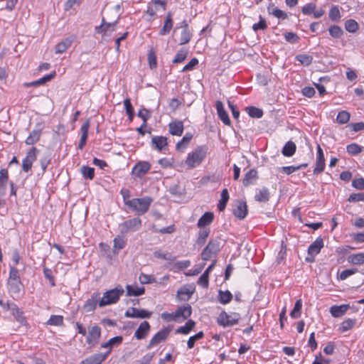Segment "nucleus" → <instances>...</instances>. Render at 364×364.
I'll use <instances>...</instances> for the list:
<instances>
[{
	"instance_id": "obj_1",
	"label": "nucleus",
	"mask_w": 364,
	"mask_h": 364,
	"mask_svg": "<svg viewBox=\"0 0 364 364\" xmlns=\"http://www.w3.org/2000/svg\"><path fill=\"white\" fill-rule=\"evenodd\" d=\"M152 200L151 197L145 196L140 198H136L132 200H124V203L138 215H144L149 209Z\"/></svg>"
},
{
	"instance_id": "obj_2",
	"label": "nucleus",
	"mask_w": 364,
	"mask_h": 364,
	"mask_svg": "<svg viewBox=\"0 0 364 364\" xmlns=\"http://www.w3.org/2000/svg\"><path fill=\"white\" fill-rule=\"evenodd\" d=\"M124 292V289L120 285L105 291L102 298L100 300L99 306L100 307H103L117 303L119 299V297L123 295Z\"/></svg>"
},
{
	"instance_id": "obj_3",
	"label": "nucleus",
	"mask_w": 364,
	"mask_h": 364,
	"mask_svg": "<svg viewBox=\"0 0 364 364\" xmlns=\"http://www.w3.org/2000/svg\"><path fill=\"white\" fill-rule=\"evenodd\" d=\"M207 154V147L198 146L194 151L189 153L187 156L186 164L190 168H195L200 164L205 158Z\"/></svg>"
},
{
	"instance_id": "obj_4",
	"label": "nucleus",
	"mask_w": 364,
	"mask_h": 364,
	"mask_svg": "<svg viewBox=\"0 0 364 364\" xmlns=\"http://www.w3.org/2000/svg\"><path fill=\"white\" fill-rule=\"evenodd\" d=\"M240 318L239 313L232 312L228 314L225 311H222L217 319L218 323L223 327L232 326L237 324Z\"/></svg>"
},
{
	"instance_id": "obj_5",
	"label": "nucleus",
	"mask_w": 364,
	"mask_h": 364,
	"mask_svg": "<svg viewBox=\"0 0 364 364\" xmlns=\"http://www.w3.org/2000/svg\"><path fill=\"white\" fill-rule=\"evenodd\" d=\"M220 242L217 240H211L209 241L206 247L201 252V259L207 261L215 256L220 251Z\"/></svg>"
},
{
	"instance_id": "obj_6",
	"label": "nucleus",
	"mask_w": 364,
	"mask_h": 364,
	"mask_svg": "<svg viewBox=\"0 0 364 364\" xmlns=\"http://www.w3.org/2000/svg\"><path fill=\"white\" fill-rule=\"evenodd\" d=\"M38 152V149H37L34 146L31 147L28 151L25 158L23 159L22 161V169L23 171L28 172L31 169L33 163V161H36Z\"/></svg>"
},
{
	"instance_id": "obj_7",
	"label": "nucleus",
	"mask_w": 364,
	"mask_h": 364,
	"mask_svg": "<svg viewBox=\"0 0 364 364\" xmlns=\"http://www.w3.org/2000/svg\"><path fill=\"white\" fill-rule=\"evenodd\" d=\"M141 226V220L138 218L127 220L119 225L121 232L138 230Z\"/></svg>"
},
{
	"instance_id": "obj_8",
	"label": "nucleus",
	"mask_w": 364,
	"mask_h": 364,
	"mask_svg": "<svg viewBox=\"0 0 364 364\" xmlns=\"http://www.w3.org/2000/svg\"><path fill=\"white\" fill-rule=\"evenodd\" d=\"M170 332L171 328H164L159 331H158L150 340L147 348H151L153 346L159 344V343L166 341Z\"/></svg>"
},
{
	"instance_id": "obj_9",
	"label": "nucleus",
	"mask_w": 364,
	"mask_h": 364,
	"mask_svg": "<svg viewBox=\"0 0 364 364\" xmlns=\"http://www.w3.org/2000/svg\"><path fill=\"white\" fill-rule=\"evenodd\" d=\"M101 328L97 325H94L88 328V335L86 341L88 344L95 346L100 338Z\"/></svg>"
},
{
	"instance_id": "obj_10",
	"label": "nucleus",
	"mask_w": 364,
	"mask_h": 364,
	"mask_svg": "<svg viewBox=\"0 0 364 364\" xmlns=\"http://www.w3.org/2000/svg\"><path fill=\"white\" fill-rule=\"evenodd\" d=\"M44 129V124L42 122L38 123L36 128L30 133L26 138L25 143L27 145H33L36 143L41 138L42 130Z\"/></svg>"
},
{
	"instance_id": "obj_11",
	"label": "nucleus",
	"mask_w": 364,
	"mask_h": 364,
	"mask_svg": "<svg viewBox=\"0 0 364 364\" xmlns=\"http://www.w3.org/2000/svg\"><path fill=\"white\" fill-rule=\"evenodd\" d=\"M151 168V164L148 161H139L132 168V174L137 177H143Z\"/></svg>"
},
{
	"instance_id": "obj_12",
	"label": "nucleus",
	"mask_w": 364,
	"mask_h": 364,
	"mask_svg": "<svg viewBox=\"0 0 364 364\" xmlns=\"http://www.w3.org/2000/svg\"><path fill=\"white\" fill-rule=\"evenodd\" d=\"M151 314L152 312L148 311L145 309H139L132 307L127 310V311L124 314V316L127 318H149L151 317Z\"/></svg>"
},
{
	"instance_id": "obj_13",
	"label": "nucleus",
	"mask_w": 364,
	"mask_h": 364,
	"mask_svg": "<svg viewBox=\"0 0 364 364\" xmlns=\"http://www.w3.org/2000/svg\"><path fill=\"white\" fill-rule=\"evenodd\" d=\"M110 354V350L104 353H96L83 360L80 364H101Z\"/></svg>"
},
{
	"instance_id": "obj_14",
	"label": "nucleus",
	"mask_w": 364,
	"mask_h": 364,
	"mask_svg": "<svg viewBox=\"0 0 364 364\" xmlns=\"http://www.w3.org/2000/svg\"><path fill=\"white\" fill-rule=\"evenodd\" d=\"M23 284L21 280H7V289L12 296H19Z\"/></svg>"
},
{
	"instance_id": "obj_15",
	"label": "nucleus",
	"mask_w": 364,
	"mask_h": 364,
	"mask_svg": "<svg viewBox=\"0 0 364 364\" xmlns=\"http://www.w3.org/2000/svg\"><path fill=\"white\" fill-rule=\"evenodd\" d=\"M100 294L98 292H95L92 294L83 306V309L86 312H91L94 311L97 306V303H100Z\"/></svg>"
},
{
	"instance_id": "obj_16",
	"label": "nucleus",
	"mask_w": 364,
	"mask_h": 364,
	"mask_svg": "<svg viewBox=\"0 0 364 364\" xmlns=\"http://www.w3.org/2000/svg\"><path fill=\"white\" fill-rule=\"evenodd\" d=\"M150 331V325L148 321H143L140 323L134 333V337L138 340L145 338Z\"/></svg>"
},
{
	"instance_id": "obj_17",
	"label": "nucleus",
	"mask_w": 364,
	"mask_h": 364,
	"mask_svg": "<svg viewBox=\"0 0 364 364\" xmlns=\"http://www.w3.org/2000/svg\"><path fill=\"white\" fill-rule=\"evenodd\" d=\"M218 115L220 119L225 124H230V119L227 112L225 110L223 104L221 101L218 100L215 103Z\"/></svg>"
},
{
	"instance_id": "obj_18",
	"label": "nucleus",
	"mask_w": 364,
	"mask_h": 364,
	"mask_svg": "<svg viewBox=\"0 0 364 364\" xmlns=\"http://www.w3.org/2000/svg\"><path fill=\"white\" fill-rule=\"evenodd\" d=\"M169 133L173 136H181L183 132V122L176 120L168 124Z\"/></svg>"
},
{
	"instance_id": "obj_19",
	"label": "nucleus",
	"mask_w": 364,
	"mask_h": 364,
	"mask_svg": "<svg viewBox=\"0 0 364 364\" xmlns=\"http://www.w3.org/2000/svg\"><path fill=\"white\" fill-rule=\"evenodd\" d=\"M247 213V206L245 202L238 201L233 210L234 215L239 219H244Z\"/></svg>"
},
{
	"instance_id": "obj_20",
	"label": "nucleus",
	"mask_w": 364,
	"mask_h": 364,
	"mask_svg": "<svg viewBox=\"0 0 364 364\" xmlns=\"http://www.w3.org/2000/svg\"><path fill=\"white\" fill-rule=\"evenodd\" d=\"M192 313V309L191 305L186 304L183 306H179L176 311H175V316L176 318H182L183 319H186L189 316H191Z\"/></svg>"
},
{
	"instance_id": "obj_21",
	"label": "nucleus",
	"mask_w": 364,
	"mask_h": 364,
	"mask_svg": "<svg viewBox=\"0 0 364 364\" xmlns=\"http://www.w3.org/2000/svg\"><path fill=\"white\" fill-rule=\"evenodd\" d=\"M74 39L75 38L73 36L68 37L58 43L55 46V53L61 54L65 52L70 47Z\"/></svg>"
},
{
	"instance_id": "obj_22",
	"label": "nucleus",
	"mask_w": 364,
	"mask_h": 364,
	"mask_svg": "<svg viewBox=\"0 0 364 364\" xmlns=\"http://www.w3.org/2000/svg\"><path fill=\"white\" fill-rule=\"evenodd\" d=\"M318 254V239H316L313 244H311L308 249V255L306 257V261L312 262L315 260V257Z\"/></svg>"
},
{
	"instance_id": "obj_23",
	"label": "nucleus",
	"mask_w": 364,
	"mask_h": 364,
	"mask_svg": "<svg viewBox=\"0 0 364 364\" xmlns=\"http://www.w3.org/2000/svg\"><path fill=\"white\" fill-rule=\"evenodd\" d=\"M173 19L171 12H168L165 18L163 27L159 31V35L165 36L168 34L173 28Z\"/></svg>"
},
{
	"instance_id": "obj_24",
	"label": "nucleus",
	"mask_w": 364,
	"mask_h": 364,
	"mask_svg": "<svg viewBox=\"0 0 364 364\" xmlns=\"http://www.w3.org/2000/svg\"><path fill=\"white\" fill-rule=\"evenodd\" d=\"M348 304H343L341 306H332L330 312L333 317L338 318L342 316L349 309Z\"/></svg>"
},
{
	"instance_id": "obj_25",
	"label": "nucleus",
	"mask_w": 364,
	"mask_h": 364,
	"mask_svg": "<svg viewBox=\"0 0 364 364\" xmlns=\"http://www.w3.org/2000/svg\"><path fill=\"white\" fill-rule=\"evenodd\" d=\"M123 341V337L121 336H114L110 338L107 342L103 343L101 345V348H108L107 350L112 351V348L114 346H117L120 345Z\"/></svg>"
},
{
	"instance_id": "obj_26",
	"label": "nucleus",
	"mask_w": 364,
	"mask_h": 364,
	"mask_svg": "<svg viewBox=\"0 0 364 364\" xmlns=\"http://www.w3.org/2000/svg\"><path fill=\"white\" fill-rule=\"evenodd\" d=\"M214 218V215L211 212L205 213L198 220V226L201 228L206 225H210Z\"/></svg>"
},
{
	"instance_id": "obj_27",
	"label": "nucleus",
	"mask_w": 364,
	"mask_h": 364,
	"mask_svg": "<svg viewBox=\"0 0 364 364\" xmlns=\"http://www.w3.org/2000/svg\"><path fill=\"white\" fill-rule=\"evenodd\" d=\"M151 143L154 148L159 151H161L166 146H167V138L162 136H156L152 137Z\"/></svg>"
},
{
	"instance_id": "obj_28",
	"label": "nucleus",
	"mask_w": 364,
	"mask_h": 364,
	"mask_svg": "<svg viewBox=\"0 0 364 364\" xmlns=\"http://www.w3.org/2000/svg\"><path fill=\"white\" fill-rule=\"evenodd\" d=\"M257 178V172L255 169H250L248 171L245 177L243 178V185L245 186H248L251 184H253L256 179Z\"/></svg>"
},
{
	"instance_id": "obj_29",
	"label": "nucleus",
	"mask_w": 364,
	"mask_h": 364,
	"mask_svg": "<svg viewBox=\"0 0 364 364\" xmlns=\"http://www.w3.org/2000/svg\"><path fill=\"white\" fill-rule=\"evenodd\" d=\"M196 325V322L191 319L188 320L184 326H180L176 329V333L188 334Z\"/></svg>"
},
{
	"instance_id": "obj_30",
	"label": "nucleus",
	"mask_w": 364,
	"mask_h": 364,
	"mask_svg": "<svg viewBox=\"0 0 364 364\" xmlns=\"http://www.w3.org/2000/svg\"><path fill=\"white\" fill-rule=\"evenodd\" d=\"M267 11L269 14H272L280 19H286L287 18V14L276 7L274 4H269V6L267 7Z\"/></svg>"
},
{
	"instance_id": "obj_31",
	"label": "nucleus",
	"mask_w": 364,
	"mask_h": 364,
	"mask_svg": "<svg viewBox=\"0 0 364 364\" xmlns=\"http://www.w3.org/2000/svg\"><path fill=\"white\" fill-rule=\"evenodd\" d=\"M230 196L227 188H224L220 195V200L218 204V208L220 211L225 210L226 205L229 200Z\"/></svg>"
},
{
	"instance_id": "obj_32",
	"label": "nucleus",
	"mask_w": 364,
	"mask_h": 364,
	"mask_svg": "<svg viewBox=\"0 0 364 364\" xmlns=\"http://www.w3.org/2000/svg\"><path fill=\"white\" fill-rule=\"evenodd\" d=\"M218 298V301L220 304H227L232 300V294L228 290H226V291L219 290Z\"/></svg>"
},
{
	"instance_id": "obj_33",
	"label": "nucleus",
	"mask_w": 364,
	"mask_h": 364,
	"mask_svg": "<svg viewBox=\"0 0 364 364\" xmlns=\"http://www.w3.org/2000/svg\"><path fill=\"white\" fill-rule=\"evenodd\" d=\"M52 159L51 153L50 151L45 152L39 159L40 165L43 172H45Z\"/></svg>"
},
{
	"instance_id": "obj_34",
	"label": "nucleus",
	"mask_w": 364,
	"mask_h": 364,
	"mask_svg": "<svg viewBox=\"0 0 364 364\" xmlns=\"http://www.w3.org/2000/svg\"><path fill=\"white\" fill-rule=\"evenodd\" d=\"M117 23V21H116L113 23H106L105 18H103L102 20L101 25L95 27V33L103 34L106 28H109V27H112V31H114Z\"/></svg>"
},
{
	"instance_id": "obj_35",
	"label": "nucleus",
	"mask_w": 364,
	"mask_h": 364,
	"mask_svg": "<svg viewBox=\"0 0 364 364\" xmlns=\"http://www.w3.org/2000/svg\"><path fill=\"white\" fill-rule=\"evenodd\" d=\"M255 198L259 202H267L269 199V192L267 188H262L256 193Z\"/></svg>"
},
{
	"instance_id": "obj_36",
	"label": "nucleus",
	"mask_w": 364,
	"mask_h": 364,
	"mask_svg": "<svg viewBox=\"0 0 364 364\" xmlns=\"http://www.w3.org/2000/svg\"><path fill=\"white\" fill-rule=\"evenodd\" d=\"M126 289L127 296H140L144 294L145 291L144 287H134L131 285H127Z\"/></svg>"
},
{
	"instance_id": "obj_37",
	"label": "nucleus",
	"mask_w": 364,
	"mask_h": 364,
	"mask_svg": "<svg viewBox=\"0 0 364 364\" xmlns=\"http://www.w3.org/2000/svg\"><path fill=\"white\" fill-rule=\"evenodd\" d=\"M209 232L210 231L208 229L200 230L198 232V236L196 240V245H197L199 247L203 246L205 244L206 239L209 235Z\"/></svg>"
},
{
	"instance_id": "obj_38",
	"label": "nucleus",
	"mask_w": 364,
	"mask_h": 364,
	"mask_svg": "<svg viewBox=\"0 0 364 364\" xmlns=\"http://www.w3.org/2000/svg\"><path fill=\"white\" fill-rule=\"evenodd\" d=\"M296 151V145L292 141H288L282 149V154L285 156H291Z\"/></svg>"
},
{
	"instance_id": "obj_39",
	"label": "nucleus",
	"mask_w": 364,
	"mask_h": 364,
	"mask_svg": "<svg viewBox=\"0 0 364 364\" xmlns=\"http://www.w3.org/2000/svg\"><path fill=\"white\" fill-rule=\"evenodd\" d=\"M348 261L353 264H364V253H358L350 255L348 257Z\"/></svg>"
},
{
	"instance_id": "obj_40",
	"label": "nucleus",
	"mask_w": 364,
	"mask_h": 364,
	"mask_svg": "<svg viewBox=\"0 0 364 364\" xmlns=\"http://www.w3.org/2000/svg\"><path fill=\"white\" fill-rule=\"evenodd\" d=\"M246 111L250 117L252 118H261L263 116L262 109L254 106L246 107Z\"/></svg>"
},
{
	"instance_id": "obj_41",
	"label": "nucleus",
	"mask_w": 364,
	"mask_h": 364,
	"mask_svg": "<svg viewBox=\"0 0 364 364\" xmlns=\"http://www.w3.org/2000/svg\"><path fill=\"white\" fill-rule=\"evenodd\" d=\"M192 139V134L190 133H186L182 139L176 144V149L178 151L183 150L186 146L188 144L190 141Z\"/></svg>"
},
{
	"instance_id": "obj_42",
	"label": "nucleus",
	"mask_w": 364,
	"mask_h": 364,
	"mask_svg": "<svg viewBox=\"0 0 364 364\" xmlns=\"http://www.w3.org/2000/svg\"><path fill=\"white\" fill-rule=\"evenodd\" d=\"M47 325L60 326L63 325V316L60 315H51L46 322Z\"/></svg>"
},
{
	"instance_id": "obj_43",
	"label": "nucleus",
	"mask_w": 364,
	"mask_h": 364,
	"mask_svg": "<svg viewBox=\"0 0 364 364\" xmlns=\"http://www.w3.org/2000/svg\"><path fill=\"white\" fill-rule=\"evenodd\" d=\"M114 252L117 253L119 250L123 249L126 245V240L122 237H116L113 240Z\"/></svg>"
},
{
	"instance_id": "obj_44",
	"label": "nucleus",
	"mask_w": 364,
	"mask_h": 364,
	"mask_svg": "<svg viewBox=\"0 0 364 364\" xmlns=\"http://www.w3.org/2000/svg\"><path fill=\"white\" fill-rule=\"evenodd\" d=\"M316 9V4H308L305 5L302 9V13L304 15H310L311 14H314V16L315 18H318V13L315 11Z\"/></svg>"
},
{
	"instance_id": "obj_45",
	"label": "nucleus",
	"mask_w": 364,
	"mask_h": 364,
	"mask_svg": "<svg viewBox=\"0 0 364 364\" xmlns=\"http://www.w3.org/2000/svg\"><path fill=\"white\" fill-rule=\"evenodd\" d=\"M328 32L331 36L334 38H340L343 34V29L336 25L331 26L328 28Z\"/></svg>"
},
{
	"instance_id": "obj_46",
	"label": "nucleus",
	"mask_w": 364,
	"mask_h": 364,
	"mask_svg": "<svg viewBox=\"0 0 364 364\" xmlns=\"http://www.w3.org/2000/svg\"><path fill=\"white\" fill-rule=\"evenodd\" d=\"M356 320L353 318H348L346 320H344L339 327V331L341 332H346L350 328H353V326L355 324Z\"/></svg>"
},
{
	"instance_id": "obj_47",
	"label": "nucleus",
	"mask_w": 364,
	"mask_h": 364,
	"mask_svg": "<svg viewBox=\"0 0 364 364\" xmlns=\"http://www.w3.org/2000/svg\"><path fill=\"white\" fill-rule=\"evenodd\" d=\"M350 117V114L348 112L343 110L338 112L336 117V122L340 124L347 123Z\"/></svg>"
},
{
	"instance_id": "obj_48",
	"label": "nucleus",
	"mask_w": 364,
	"mask_h": 364,
	"mask_svg": "<svg viewBox=\"0 0 364 364\" xmlns=\"http://www.w3.org/2000/svg\"><path fill=\"white\" fill-rule=\"evenodd\" d=\"M345 28L350 33H355L358 28V23L353 19H348L345 22Z\"/></svg>"
},
{
	"instance_id": "obj_49",
	"label": "nucleus",
	"mask_w": 364,
	"mask_h": 364,
	"mask_svg": "<svg viewBox=\"0 0 364 364\" xmlns=\"http://www.w3.org/2000/svg\"><path fill=\"white\" fill-rule=\"evenodd\" d=\"M192 291L186 287L178 290L177 295L181 300H188L191 297Z\"/></svg>"
},
{
	"instance_id": "obj_50",
	"label": "nucleus",
	"mask_w": 364,
	"mask_h": 364,
	"mask_svg": "<svg viewBox=\"0 0 364 364\" xmlns=\"http://www.w3.org/2000/svg\"><path fill=\"white\" fill-rule=\"evenodd\" d=\"M346 149L349 154L354 156L361 153L363 148L355 143H353L348 145Z\"/></svg>"
},
{
	"instance_id": "obj_51",
	"label": "nucleus",
	"mask_w": 364,
	"mask_h": 364,
	"mask_svg": "<svg viewBox=\"0 0 364 364\" xmlns=\"http://www.w3.org/2000/svg\"><path fill=\"white\" fill-rule=\"evenodd\" d=\"M139 279L140 283L143 284H152L156 282V277L154 275L144 273L140 274Z\"/></svg>"
},
{
	"instance_id": "obj_52",
	"label": "nucleus",
	"mask_w": 364,
	"mask_h": 364,
	"mask_svg": "<svg viewBox=\"0 0 364 364\" xmlns=\"http://www.w3.org/2000/svg\"><path fill=\"white\" fill-rule=\"evenodd\" d=\"M302 307V301L301 299H298L295 304L293 310L290 313V316L293 318H297L301 315V309Z\"/></svg>"
},
{
	"instance_id": "obj_53",
	"label": "nucleus",
	"mask_w": 364,
	"mask_h": 364,
	"mask_svg": "<svg viewBox=\"0 0 364 364\" xmlns=\"http://www.w3.org/2000/svg\"><path fill=\"white\" fill-rule=\"evenodd\" d=\"M154 255L156 258L162 259L167 261H173L175 259V257L169 253V252H163L160 250L155 251L154 252Z\"/></svg>"
},
{
	"instance_id": "obj_54",
	"label": "nucleus",
	"mask_w": 364,
	"mask_h": 364,
	"mask_svg": "<svg viewBox=\"0 0 364 364\" xmlns=\"http://www.w3.org/2000/svg\"><path fill=\"white\" fill-rule=\"evenodd\" d=\"M203 336H204L203 332L200 331V332L197 333L196 334L191 336L187 341L188 348L189 349L193 348L195 346L196 341L203 338Z\"/></svg>"
},
{
	"instance_id": "obj_55",
	"label": "nucleus",
	"mask_w": 364,
	"mask_h": 364,
	"mask_svg": "<svg viewBox=\"0 0 364 364\" xmlns=\"http://www.w3.org/2000/svg\"><path fill=\"white\" fill-rule=\"evenodd\" d=\"M328 16H329V18L331 21H335V22L339 21V20L341 18V14H340L338 7L337 6H333L330 9Z\"/></svg>"
},
{
	"instance_id": "obj_56",
	"label": "nucleus",
	"mask_w": 364,
	"mask_h": 364,
	"mask_svg": "<svg viewBox=\"0 0 364 364\" xmlns=\"http://www.w3.org/2000/svg\"><path fill=\"white\" fill-rule=\"evenodd\" d=\"M81 173L85 178L92 180L95 176L94 168L83 166L81 168Z\"/></svg>"
},
{
	"instance_id": "obj_57",
	"label": "nucleus",
	"mask_w": 364,
	"mask_h": 364,
	"mask_svg": "<svg viewBox=\"0 0 364 364\" xmlns=\"http://www.w3.org/2000/svg\"><path fill=\"white\" fill-rule=\"evenodd\" d=\"M192 37V33L189 29H183L181 33L180 45L188 43Z\"/></svg>"
},
{
	"instance_id": "obj_58",
	"label": "nucleus",
	"mask_w": 364,
	"mask_h": 364,
	"mask_svg": "<svg viewBox=\"0 0 364 364\" xmlns=\"http://www.w3.org/2000/svg\"><path fill=\"white\" fill-rule=\"evenodd\" d=\"M188 55V51L185 49L180 50L176 55L174 59L173 60V63H179L183 62Z\"/></svg>"
},
{
	"instance_id": "obj_59",
	"label": "nucleus",
	"mask_w": 364,
	"mask_h": 364,
	"mask_svg": "<svg viewBox=\"0 0 364 364\" xmlns=\"http://www.w3.org/2000/svg\"><path fill=\"white\" fill-rule=\"evenodd\" d=\"M296 59L303 65H309L312 61V58L305 54L296 55Z\"/></svg>"
},
{
	"instance_id": "obj_60",
	"label": "nucleus",
	"mask_w": 364,
	"mask_h": 364,
	"mask_svg": "<svg viewBox=\"0 0 364 364\" xmlns=\"http://www.w3.org/2000/svg\"><path fill=\"white\" fill-rule=\"evenodd\" d=\"M8 280H21L18 270L15 267L10 266Z\"/></svg>"
},
{
	"instance_id": "obj_61",
	"label": "nucleus",
	"mask_w": 364,
	"mask_h": 364,
	"mask_svg": "<svg viewBox=\"0 0 364 364\" xmlns=\"http://www.w3.org/2000/svg\"><path fill=\"white\" fill-rule=\"evenodd\" d=\"M137 116L143 120V126H146V122L150 117L149 111L146 109H141L138 112Z\"/></svg>"
},
{
	"instance_id": "obj_62",
	"label": "nucleus",
	"mask_w": 364,
	"mask_h": 364,
	"mask_svg": "<svg viewBox=\"0 0 364 364\" xmlns=\"http://www.w3.org/2000/svg\"><path fill=\"white\" fill-rule=\"evenodd\" d=\"M12 313L14 316L16 318V320L21 323H23L25 320L23 316V311L18 308L17 306H15L12 309Z\"/></svg>"
},
{
	"instance_id": "obj_63",
	"label": "nucleus",
	"mask_w": 364,
	"mask_h": 364,
	"mask_svg": "<svg viewBox=\"0 0 364 364\" xmlns=\"http://www.w3.org/2000/svg\"><path fill=\"white\" fill-rule=\"evenodd\" d=\"M352 186L358 190H363L364 189V178H355L352 181Z\"/></svg>"
},
{
	"instance_id": "obj_64",
	"label": "nucleus",
	"mask_w": 364,
	"mask_h": 364,
	"mask_svg": "<svg viewBox=\"0 0 364 364\" xmlns=\"http://www.w3.org/2000/svg\"><path fill=\"white\" fill-rule=\"evenodd\" d=\"M153 357L154 353H147L140 360H136V364H150Z\"/></svg>"
}]
</instances>
